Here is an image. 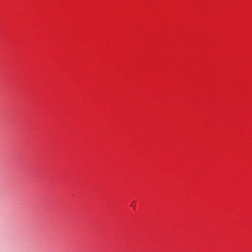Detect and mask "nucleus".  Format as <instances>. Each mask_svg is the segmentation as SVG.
I'll use <instances>...</instances> for the list:
<instances>
[{
	"label": "nucleus",
	"instance_id": "f03ea898",
	"mask_svg": "<svg viewBox=\"0 0 252 252\" xmlns=\"http://www.w3.org/2000/svg\"><path fill=\"white\" fill-rule=\"evenodd\" d=\"M133 202L132 203V204H131V206H132L133 205Z\"/></svg>",
	"mask_w": 252,
	"mask_h": 252
},
{
	"label": "nucleus",
	"instance_id": "f257e3e1",
	"mask_svg": "<svg viewBox=\"0 0 252 252\" xmlns=\"http://www.w3.org/2000/svg\"><path fill=\"white\" fill-rule=\"evenodd\" d=\"M133 202L132 203V204H131V206H132L133 205Z\"/></svg>",
	"mask_w": 252,
	"mask_h": 252
}]
</instances>
